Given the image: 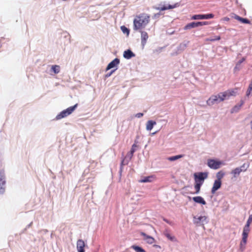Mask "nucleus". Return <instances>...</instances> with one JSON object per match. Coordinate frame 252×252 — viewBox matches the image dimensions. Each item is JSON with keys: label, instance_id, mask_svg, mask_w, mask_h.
I'll return each mask as SVG.
<instances>
[{"label": "nucleus", "instance_id": "nucleus-1", "mask_svg": "<svg viewBox=\"0 0 252 252\" xmlns=\"http://www.w3.org/2000/svg\"><path fill=\"white\" fill-rule=\"evenodd\" d=\"M150 16L148 14L142 13L136 16L133 20V29L137 31L144 28L149 23Z\"/></svg>", "mask_w": 252, "mask_h": 252}, {"label": "nucleus", "instance_id": "nucleus-2", "mask_svg": "<svg viewBox=\"0 0 252 252\" xmlns=\"http://www.w3.org/2000/svg\"><path fill=\"white\" fill-rule=\"evenodd\" d=\"M77 106L78 104H76L74 106L69 107L66 109L65 110L62 111L60 114H59L56 116V119L57 120H60L62 118L67 117L69 115L71 114L74 111V110L77 107Z\"/></svg>", "mask_w": 252, "mask_h": 252}, {"label": "nucleus", "instance_id": "nucleus-3", "mask_svg": "<svg viewBox=\"0 0 252 252\" xmlns=\"http://www.w3.org/2000/svg\"><path fill=\"white\" fill-rule=\"evenodd\" d=\"M207 172H198L195 173L193 175L195 183L200 184L202 185L205 179L208 177Z\"/></svg>", "mask_w": 252, "mask_h": 252}, {"label": "nucleus", "instance_id": "nucleus-4", "mask_svg": "<svg viewBox=\"0 0 252 252\" xmlns=\"http://www.w3.org/2000/svg\"><path fill=\"white\" fill-rule=\"evenodd\" d=\"M208 24V22H191L187 24L185 27L184 30H188L195 27L206 25Z\"/></svg>", "mask_w": 252, "mask_h": 252}, {"label": "nucleus", "instance_id": "nucleus-5", "mask_svg": "<svg viewBox=\"0 0 252 252\" xmlns=\"http://www.w3.org/2000/svg\"><path fill=\"white\" fill-rule=\"evenodd\" d=\"M222 163L221 161L219 160H216L214 159H208L207 162V164L209 167L214 169H219Z\"/></svg>", "mask_w": 252, "mask_h": 252}, {"label": "nucleus", "instance_id": "nucleus-6", "mask_svg": "<svg viewBox=\"0 0 252 252\" xmlns=\"http://www.w3.org/2000/svg\"><path fill=\"white\" fill-rule=\"evenodd\" d=\"M207 217L206 216H199L193 217V222L197 225L204 226V222H206Z\"/></svg>", "mask_w": 252, "mask_h": 252}, {"label": "nucleus", "instance_id": "nucleus-7", "mask_svg": "<svg viewBox=\"0 0 252 252\" xmlns=\"http://www.w3.org/2000/svg\"><path fill=\"white\" fill-rule=\"evenodd\" d=\"M214 17V15L212 13L208 14H197L194 15L192 17V19L193 20H201V19H209Z\"/></svg>", "mask_w": 252, "mask_h": 252}, {"label": "nucleus", "instance_id": "nucleus-8", "mask_svg": "<svg viewBox=\"0 0 252 252\" xmlns=\"http://www.w3.org/2000/svg\"><path fill=\"white\" fill-rule=\"evenodd\" d=\"M248 235L249 233L243 231L242 239L240 245V249L241 251H243L245 249V246L247 244Z\"/></svg>", "mask_w": 252, "mask_h": 252}, {"label": "nucleus", "instance_id": "nucleus-9", "mask_svg": "<svg viewBox=\"0 0 252 252\" xmlns=\"http://www.w3.org/2000/svg\"><path fill=\"white\" fill-rule=\"evenodd\" d=\"M220 102L217 95H212L207 100V104L209 106H212L216 103Z\"/></svg>", "mask_w": 252, "mask_h": 252}, {"label": "nucleus", "instance_id": "nucleus-10", "mask_svg": "<svg viewBox=\"0 0 252 252\" xmlns=\"http://www.w3.org/2000/svg\"><path fill=\"white\" fill-rule=\"evenodd\" d=\"M4 173L0 171V193H2L4 191V186L5 183Z\"/></svg>", "mask_w": 252, "mask_h": 252}, {"label": "nucleus", "instance_id": "nucleus-11", "mask_svg": "<svg viewBox=\"0 0 252 252\" xmlns=\"http://www.w3.org/2000/svg\"><path fill=\"white\" fill-rule=\"evenodd\" d=\"M221 186V181L215 180L211 189V193L214 194L216 193V191L220 188Z\"/></svg>", "mask_w": 252, "mask_h": 252}, {"label": "nucleus", "instance_id": "nucleus-12", "mask_svg": "<svg viewBox=\"0 0 252 252\" xmlns=\"http://www.w3.org/2000/svg\"><path fill=\"white\" fill-rule=\"evenodd\" d=\"M85 244L82 239H79L77 241V249L78 252H85L84 248Z\"/></svg>", "mask_w": 252, "mask_h": 252}, {"label": "nucleus", "instance_id": "nucleus-13", "mask_svg": "<svg viewBox=\"0 0 252 252\" xmlns=\"http://www.w3.org/2000/svg\"><path fill=\"white\" fill-rule=\"evenodd\" d=\"M252 223V214L250 215L249 217L248 220L245 226L243 228V232L249 233L250 231V226Z\"/></svg>", "mask_w": 252, "mask_h": 252}, {"label": "nucleus", "instance_id": "nucleus-14", "mask_svg": "<svg viewBox=\"0 0 252 252\" xmlns=\"http://www.w3.org/2000/svg\"><path fill=\"white\" fill-rule=\"evenodd\" d=\"M120 63V60L118 58H116L111 62L107 65L106 70L107 71L118 65Z\"/></svg>", "mask_w": 252, "mask_h": 252}, {"label": "nucleus", "instance_id": "nucleus-15", "mask_svg": "<svg viewBox=\"0 0 252 252\" xmlns=\"http://www.w3.org/2000/svg\"><path fill=\"white\" fill-rule=\"evenodd\" d=\"M140 235L141 236H143V237H144L143 239L144 240L146 241V242L148 243L152 244L154 243L155 239L152 236H149V235H147L146 233H145L144 232H143L140 233Z\"/></svg>", "mask_w": 252, "mask_h": 252}, {"label": "nucleus", "instance_id": "nucleus-16", "mask_svg": "<svg viewBox=\"0 0 252 252\" xmlns=\"http://www.w3.org/2000/svg\"><path fill=\"white\" fill-rule=\"evenodd\" d=\"M141 44L143 46H144L146 43L147 40L148 39L149 36L147 32L142 31L141 32Z\"/></svg>", "mask_w": 252, "mask_h": 252}, {"label": "nucleus", "instance_id": "nucleus-17", "mask_svg": "<svg viewBox=\"0 0 252 252\" xmlns=\"http://www.w3.org/2000/svg\"><path fill=\"white\" fill-rule=\"evenodd\" d=\"M243 167H244V165L240 167L236 168L232 170L231 174L233 175V177L234 178H236L237 176H238L240 174V173L243 171L246 170L245 169L243 170L242 169Z\"/></svg>", "mask_w": 252, "mask_h": 252}, {"label": "nucleus", "instance_id": "nucleus-18", "mask_svg": "<svg viewBox=\"0 0 252 252\" xmlns=\"http://www.w3.org/2000/svg\"><path fill=\"white\" fill-rule=\"evenodd\" d=\"M179 6V4L178 3H176L173 5H170L169 4L168 6H163L161 7H158L157 8V9L159 10V11H164L167 9H173L174 8L177 7Z\"/></svg>", "mask_w": 252, "mask_h": 252}, {"label": "nucleus", "instance_id": "nucleus-19", "mask_svg": "<svg viewBox=\"0 0 252 252\" xmlns=\"http://www.w3.org/2000/svg\"><path fill=\"white\" fill-rule=\"evenodd\" d=\"M192 200L196 203L201 204L202 205H205L206 204V201L204 200L203 197L200 196H195L192 197Z\"/></svg>", "mask_w": 252, "mask_h": 252}, {"label": "nucleus", "instance_id": "nucleus-20", "mask_svg": "<svg viewBox=\"0 0 252 252\" xmlns=\"http://www.w3.org/2000/svg\"><path fill=\"white\" fill-rule=\"evenodd\" d=\"M233 18L235 19H236L244 24H250V23H251L250 21L248 19L241 17L237 15H234V16H233Z\"/></svg>", "mask_w": 252, "mask_h": 252}, {"label": "nucleus", "instance_id": "nucleus-21", "mask_svg": "<svg viewBox=\"0 0 252 252\" xmlns=\"http://www.w3.org/2000/svg\"><path fill=\"white\" fill-rule=\"evenodd\" d=\"M157 124L156 121L149 120L146 123V129L147 130H151L153 128V126Z\"/></svg>", "mask_w": 252, "mask_h": 252}, {"label": "nucleus", "instance_id": "nucleus-22", "mask_svg": "<svg viewBox=\"0 0 252 252\" xmlns=\"http://www.w3.org/2000/svg\"><path fill=\"white\" fill-rule=\"evenodd\" d=\"M134 56L133 53L130 50L125 51L124 53V57L125 58L129 59Z\"/></svg>", "mask_w": 252, "mask_h": 252}, {"label": "nucleus", "instance_id": "nucleus-23", "mask_svg": "<svg viewBox=\"0 0 252 252\" xmlns=\"http://www.w3.org/2000/svg\"><path fill=\"white\" fill-rule=\"evenodd\" d=\"M164 235L166 237H167L169 240H170L171 241H176V238L174 236H172L167 230H165L164 232Z\"/></svg>", "mask_w": 252, "mask_h": 252}, {"label": "nucleus", "instance_id": "nucleus-24", "mask_svg": "<svg viewBox=\"0 0 252 252\" xmlns=\"http://www.w3.org/2000/svg\"><path fill=\"white\" fill-rule=\"evenodd\" d=\"M155 179V177L153 176L145 177L141 180L140 181L141 183H147V182H151L153 180L152 179Z\"/></svg>", "mask_w": 252, "mask_h": 252}, {"label": "nucleus", "instance_id": "nucleus-25", "mask_svg": "<svg viewBox=\"0 0 252 252\" xmlns=\"http://www.w3.org/2000/svg\"><path fill=\"white\" fill-rule=\"evenodd\" d=\"M238 90V89L237 88H235L234 89H233L231 90H228L227 91L228 93L229 94L230 96H235L237 94Z\"/></svg>", "mask_w": 252, "mask_h": 252}, {"label": "nucleus", "instance_id": "nucleus-26", "mask_svg": "<svg viewBox=\"0 0 252 252\" xmlns=\"http://www.w3.org/2000/svg\"><path fill=\"white\" fill-rule=\"evenodd\" d=\"M183 157H184L183 155H177V156L169 157V158H168L167 159L168 160L172 161L177 160L180 158H182Z\"/></svg>", "mask_w": 252, "mask_h": 252}, {"label": "nucleus", "instance_id": "nucleus-27", "mask_svg": "<svg viewBox=\"0 0 252 252\" xmlns=\"http://www.w3.org/2000/svg\"><path fill=\"white\" fill-rule=\"evenodd\" d=\"M224 175V173L222 171H220L219 172L217 173L216 175L217 179L216 180L217 181H221L222 178L223 177Z\"/></svg>", "mask_w": 252, "mask_h": 252}, {"label": "nucleus", "instance_id": "nucleus-28", "mask_svg": "<svg viewBox=\"0 0 252 252\" xmlns=\"http://www.w3.org/2000/svg\"><path fill=\"white\" fill-rule=\"evenodd\" d=\"M51 69L54 72V73L57 74L59 73L60 71V67L59 65H52Z\"/></svg>", "mask_w": 252, "mask_h": 252}, {"label": "nucleus", "instance_id": "nucleus-29", "mask_svg": "<svg viewBox=\"0 0 252 252\" xmlns=\"http://www.w3.org/2000/svg\"><path fill=\"white\" fill-rule=\"evenodd\" d=\"M131 248L134 250L136 252H146V251L142 248L137 246H132Z\"/></svg>", "mask_w": 252, "mask_h": 252}, {"label": "nucleus", "instance_id": "nucleus-30", "mask_svg": "<svg viewBox=\"0 0 252 252\" xmlns=\"http://www.w3.org/2000/svg\"><path fill=\"white\" fill-rule=\"evenodd\" d=\"M202 185H201L200 184L195 183L194 189L195 190V193L198 194L200 192V188H201V187Z\"/></svg>", "mask_w": 252, "mask_h": 252}, {"label": "nucleus", "instance_id": "nucleus-31", "mask_svg": "<svg viewBox=\"0 0 252 252\" xmlns=\"http://www.w3.org/2000/svg\"><path fill=\"white\" fill-rule=\"evenodd\" d=\"M252 94V80L249 84V87L246 92V95L249 96L250 94Z\"/></svg>", "mask_w": 252, "mask_h": 252}, {"label": "nucleus", "instance_id": "nucleus-32", "mask_svg": "<svg viewBox=\"0 0 252 252\" xmlns=\"http://www.w3.org/2000/svg\"><path fill=\"white\" fill-rule=\"evenodd\" d=\"M243 104L244 101H241V104L239 106L236 105L233 108L232 112L238 111L240 109V107L243 105Z\"/></svg>", "mask_w": 252, "mask_h": 252}, {"label": "nucleus", "instance_id": "nucleus-33", "mask_svg": "<svg viewBox=\"0 0 252 252\" xmlns=\"http://www.w3.org/2000/svg\"><path fill=\"white\" fill-rule=\"evenodd\" d=\"M121 29L122 31L124 33H126L127 35L129 34V30L125 26H123L121 27Z\"/></svg>", "mask_w": 252, "mask_h": 252}, {"label": "nucleus", "instance_id": "nucleus-34", "mask_svg": "<svg viewBox=\"0 0 252 252\" xmlns=\"http://www.w3.org/2000/svg\"><path fill=\"white\" fill-rule=\"evenodd\" d=\"M220 39V36H216L215 37V38H207L206 39L207 41H214L216 40H219Z\"/></svg>", "mask_w": 252, "mask_h": 252}, {"label": "nucleus", "instance_id": "nucleus-35", "mask_svg": "<svg viewBox=\"0 0 252 252\" xmlns=\"http://www.w3.org/2000/svg\"><path fill=\"white\" fill-rule=\"evenodd\" d=\"M222 96L224 97L225 99L228 98L230 97V95H229V94L228 93L227 91L222 92Z\"/></svg>", "mask_w": 252, "mask_h": 252}, {"label": "nucleus", "instance_id": "nucleus-36", "mask_svg": "<svg viewBox=\"0 0 252 252\" xmlns=\"http://www.w3.org/2000/svg\"><path fill=\"white\" fill-rule=\"evenodd\" d=\"M222 96L224 97L225 99L228 98L230 97V95H229V94L228 93L227 91L222 92Z\"/></svg>", "mask_w": 252, "mask_h": 252}, {"label": "nucleus", "instance_id": "nucleus-37", "mask_svg": "<svg viewBox=\"0 0 252 252\" xmlns=\"http://www.w3.org/2000/svg\"><path fill=\"white\" fill-rule=\"evenodd\" d=\"M217 95H218V97L219 98L220 102L223 101H224L225 100L224 97L222 96V93H220Z\"/></svg>", "mask_w": 252, "mask_h": 252}, {"label": "nucleus", "instance_id": "nucleus-38", "mask_svg": "<svg viewBox=\"0 0 252 252\" xmlns=\"http://www.w3.org/2000/svg\"><path fill=\"white\" fill-rule=\"evenodd\" d=\"M136 147V145L135 144H133L132 146V147L131 148V150H130V155H131V157H132L133 156V153L135 152V147Z\"/></svg>", "mask_w": 252, "mask_h": 252}, {"label": "nucleus", "instance_id": "nucleus-39", "mask_svg": "<svg viewBox=\"0 0 252 252\" xmlns=\"http://www.w3.org/2000/svg\"><path fill=\"white\" fill-rule=\"evenodd\" d=\"M245 58H243L241 60H240L238 63H237V65H240L241 63H242L244 61H245Z\"/></svg>", "mask_w": 252, "mask_h": 252}, {"label": "nucleus", "instance_id": "nucleus-40", "mask_svg": "<svg viewBox=\"0 0 252 252\" xmlns=\"http://www.w3.org/2000/svg\"><path fill=\"white\" fill-rule=\"evenodd\" d=\"M143 116V114L142 113H139L136 114L135 117L137 118H141Z\"/></svg>", "mask_w": 252, "mask_h": 252}, {"label": "nucleus", "instance_id": "nucleus-41", "mask_svg": "<svg viewBox=\"0 0 252 252\" xmlns=\"http://www.w3.org/2000/svg\"><path fill=\"white\" fill-rule=\"evenodd\" d=\"M163 220L164 221H165L166 223H168V224H170V225H171V224H172L171 222H170L169 220H167L166 219H165V218H163Z\"/></svg>", "mask_w": 252, "mask_h": 252}, {"label": "nucleus", "instance_id": "nucleus-42", "mask_svg": "<svg viewBox=\"0 0 252 252\" xmlns=\"http://www.w3.org/2000/svg\"><path fill=\"white\" fill-rule=\"evenodd\" d=\"M114 71H115L114 70H112L109 74H106L105 75V77H109L114 72Z\"/></svg>", "mask_w": 252, "mask_h": 252}, {"label": "nucleus", "instance_id": "nucleus-43", "mask_svg": "<svg viewBox=\"0 0 252 252\" xmlns=\"http://www.w3.org/2000/svg\"><path fill=\"white\" fill-rule=\"evenodd\" d=\"M223 20L225 21H229V18L227 17H225L223 18Z\"/></svg>", "mask_w": 252, "mask_h": 252}, {"label": "nucleus", "instance_id": "nucleus-44", "mask_svg": "<svg viewBox=\"0 0 252 252\" xmlns=\"http://www.w3.org/2000/svg\"><path fill=\"white\" fill-rule=\"evenodd\" d=\"M126 163H125V159H124L121 162L122 165L126 164Z\"/></svg>", "mask_w": 252, "mask_h": 252}, {"label": "nucleus", "instance_id": "nucleus-45", "mask_svg": "<svg viewBox=\"0 0 252 252\" xmlns=\"http://www.w3.org/2000/svg\"><path fill=\"white\" fill-rule=\"evenodd\" d=\"M251 129H252V121L251 122Z\"/></svg>", "mask_w": 252, "mask_h": 252}]
</instances>
